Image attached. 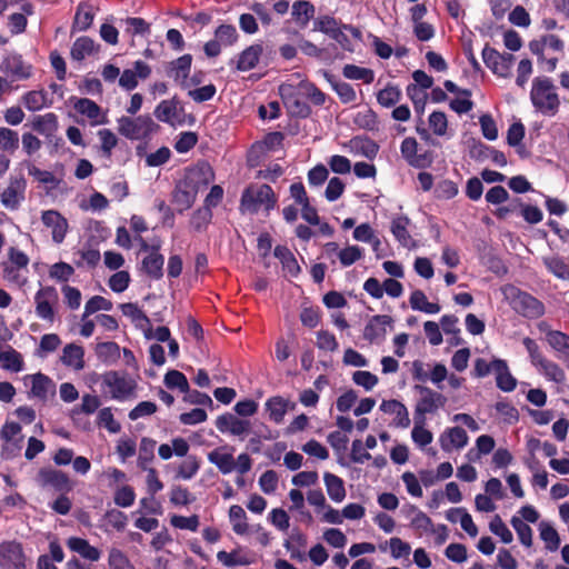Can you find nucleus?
Listing matches in <instances>:
<instances>
[{
  "instance_id": "nucleus-1",
  "label": "nucleus",
  "mask_w": 569,
  "mask_h": 569,
  "mask_svg": "<svg viewBox=\"0 0 569 569\" xmlns=\"http://www.w3.org/2000/svg\"><path fill=\"white\" fill-rule=\"evenodd\" d=\"M532 106L542 114L553 117L560 108L557 88L548 77H536L530 91Z\"/></svg>"
},
{
  "instance_id": "nucleus-2",
  "label": "nucleus",
  "mask_w": 569,
  "mask_h": 569,
  "mask_svg": "<svg viewBox=\"0 0 569 569\" xmlns=\"http://www.w3.org/2000/svg\"><path fill=\"white\" fill-rule=\"evenodd\" d=\"M502 293L511 308L522 317L538 319L545 315L543 303L530 293L521 291L512 284L505 286Z\"/></svg>"
},
{
  "instance_id": "nucleus-3",
  "label": "nucleus",
  "mask_w": 569,
  "mask_h": 569,
  "mask_svg": "<svg viewBox=\"0 0 569 569\" xmlns=\"http://www.w3.org/2000/svg\"><path fill=\"white\" fill-rule=\"evenodd\" d=\"M276 203L274 193L268 184L248 187L241 197L240 210L244 213L269 212Z\"/></svg>"
},
{
  "instance_id": "nucleus-4",
  "label": "nucleus",
  "mask_w": 569,
  "mask_h": 569,
  "mask_svg": "<svg viewBox=\"0 0 569 569\" xmlns=\"http://www.w3.org/2000/svg\"><path fill=\"white\" fill-rule=\"evenodd\" d=\"M36 481L41 488H51L60 493H67L73 489V483L69 476L59 469L41 468L38 471Z\"/></svg>"
},
{
  "instance_id": "nucleus-5",
  "label": "nucleus",
  "mask_w": 569,
  "mask_h": 569,
  "mask_svg": "<svg viewBox=\"0 0 569 569\" xmlns=\"http://www.w3.org/2000/svg\"><path fill=\"white\" fill-rule=\"evenodd\" d=\"M279 93L291 116L306 118L310 114V107L303 101L305 96L300 93V83L297 87L283 83L279 87Z\"/></svg>"
},
{
  "instance_id": "nucleus-6",
  "label": "nucleus",
  "mask_w": 569,
  "mask_h": 569,
  "mask_svg": "<svg viewBox=\"0 0 569 569\" xmlns=\"http://www.w3.org/2000/svg\"><path fill=\"white\" fill-rule=\"evenodd\" d=\"M482 59L485 64L498 77H510L515 61L513 54L500 53L496 49L486 46L482 50Z\"/></svg>"
},
{
  "instance_id": "nucleus-7",
  "label": "nucleus",
  "mask_w": 569,
  "mask_h": 569,
  "mask_svg": "<svg viewBox=\"0 0 569 569\" xmlns=\"http://www.w3.org/2000/svg\"><path fill=\"white\" fill-rule=\"evenodd\" d=\"M0 567L2 569H26L22 545L16 540L0 543Z\"/></svg>"
},
{
  "instance_id": "nucleus-8",
  "label": "nucleus",
  "mask_w": 569,
  "mask_h": 569,
  "mask_svg": "<svg viewBox=\"0 0 569 569\" xmlns=\"http://www.w3.org/2000/svg\"><path fill=\"white\" fill-rule=\"evenodd\" d=\"M26 188L27 180L22 174L11 177L9 186L0 193V201L3 207L11 211L17 210L24 200Z\"/></svg>"
},
{
  "instance_id": "nucleus-9",
  "label": "nucleus",
  "mask_w": 569,
  "mask_h": 569,
  "mask_svg": "<svg viewBox=\"0 0 569 569\" xmlns=\"http://www.w3.org/2000/svg\"><path fill=\"white\" fill-rule=\"evenodd\" d=\"M160 247L159 239L144 243V272L154 279H160L163 274L164 257L158 252Z\"/></svg>"
},
{
  "instance_id": "nucleus-10",
  "label": "nucleus",
  "mask_w": 569,
  "mask_h": 569,
  "mask_svg": "<svg viewBox=\"0 0 569 569\" xmlns=\"http://www.w3.org/2000/svg\"><path fill=\"white\" fill-rule=\"evenodd\" d=\"M400 152L406 162L413 168H427L432 163L430 152L418 153V142L415 138H405L400 144Z\"/></svg>"
},
{
  "instance_id": "nucleus-11",
  "label": "nucleus",
  "mask_w": 569,
  "mask_h": 569,
  "mask_svg": "<svg viewBox=\"0 0 569 569\" xmlns=\"http://www.w3.org/2000/svg\"><path fill=\"white\" fill-rule=\"evenodd\" d=\"M0 70L13 78V80H24L31 76V66L26 64L20 53L10 52L3 58Z\"/></svg>"
},
{
  "instance_id": "nucleus-12",
  "label": "nucleus",
  "mask_w": 569,
  "mask_h": 569,
  "mask_svg": "<svg viewBox=\"0 0 569 569\" xmlns=\"http://www.w3.org/2000/svg\"><path fill=\"white\" fill-rule=\"evenodd\" d=\"M42 223L51 229L52 240L56 243H61L68 231L67 219L57 210L50 209L42 211Z\"/></svg>"
},
{
  "instance_id": "nucleus-13",
  "label": "nucleus",
  "mask_w": 569,
  "mask_h": 569,
  "mask_svg": "<svg viewBox=\"0 0 569 569\" xmlns=\"http://www.w3.org/2000/svg\"><path fill=\"white\" fill-rule=\"evenodd\" d=\"M420 399L417 403L416 411L421 415L433 413L446 405V398L428 387L418 386Z\"/></svg>"
},
{
  "instance_id": "nucleus-14",
  "label": "nucleus",
  "mask_w": 569,
  "mask_h": 569,
  "mask_svg": "<svg viewBox=\"0 0 569 569\" xmlns=\"http://www.w3.org/2000/svg\"><path fill=\"white\" fill-rule=\"evenodd\" d=\"M216 427L223 433L228 432L241 439L247 437L250 431V422L248 420H241L231 413L219 416L216 420Z\"/></svg>"
},
{
  "instance_id": "nucleus-15",
  "label": "nucleus",
  "mask_w": 569,
  "mask_h": 569,
  "mask_svg": "<svg viewBox=\"0 0 569 569\" xmlns=\"http://www.w3.org/2000/svg\"><path fill=\"white\" fill-rule=\"evenodd\" d=\"M468 441L467 432L460 427L448 428L439 436L440 447L446 452L460 450L468 445Z\"/></svg>"
},
{
  "instance_id": "nucleus-16",
  "label": "nucleus",
  "mask_w": 569,
  "mask_h": 569,
  "mask_svg": "<svg viewBox=\"0 0 569 569\" xmlns=\"http://www.w3.org/2000/svg\"><path fill=\"white\" fill-rule=\"evenodd\" d=\"M391 326L392 318L390 316H373L365 327L363 337L371 342L382 340Z\"/></svg>"
},
{
  "instance_id": "nucleus-17",
  "label": "nucleus",
  "mask_w": 569,
  "mask_h": 569,
  "mask_svg": "<svg viewBox=\"0 0 569 569\" xmlns=\"http://www.w3.org/2000/svg\"><path fill=\"white\" fill-rule=\"evenodd\" d=\"M102 383L108 387L114 399H124L131 392V386L118 371H108L102 376Z\"/></svg>"
},
{
  "instance_id": "nucleus-18",
  "label": "nucleus",
  "mask_w": 569,
  "mask_h": 569,
  "mask_svg": "<svg viewBox=\"0 0 569 569\" xmlns=\"http://www.w3.org/2000/svg\"><path fill=\"white\" fill-rule=\"evenodd\" d=\"M144 338L153 339L159 342L168 341L169 353L176 358L179 353V345L174 339H170V330L166 326L153 328L149 319L144 316Z\"/></svg>"
},
{
  "instance_id": "nucleus-19",
  "label": "nucleus",
  "mask_w": 569,
  "mask_h": 569,
  "mask_svg": "<svg viewBox=\"0 0 569 569\" xmlns=\"http://www.w3.org/2000/svg\"><path fill=\"white\" fill-rule=\"evenodd\" d=\"M154 116L162 122L176 126L182 122L181 108L174 99L163 100L154 110Z\"/></svg>"
},
{
  "instance_id": "nucleus-20",
  "label": "nucleus",
  "mask_w": 569,
  "mask_h": 569,
  "mask_svg": "<svg viewBox=\"0 0 569 569\" xmlns=\"http://www.w3.org/2000/svg\"><path fill=\"white\" fill-rule=\"evenodd\" d=\"M197 190L194 186L188 181H181L177 184L173 191V203L179 212L191 208L196 200Z\"/></svg>"
},
{
  "instance_id": "nucleus-21",
  "label": "nucleus",
  "mask_w": 569,
  "mask_h": 569,
  "mask_svg": "<svg viewBox=\"0 0 569 569\" xmlns=\"http://www.w3.org/2000/svg\"><path fill=\"white\" fill-rule=\"evenodd\" d=\"M549 346L557 352V357L569 369V336L562 331L550 330L547 332Z\"/></svg>"
},
{
  "instance_id": "nucleus-22",
  "label": "nucleus",
  "mask_w": 569,
  "mask_h": 569,
  "mask_svg": "<svg viewBox=\"0 0 569 569\" xmlns=\"http://www.w3.org/2000/svg\"><path fill=\"white\" fill-rule=\"evenodd\" d=\"M32 385L29 397L38 398L41 401H47L49 393L54 395L56 386L53 381L42 372H37L31 376Z\"/></svg>"
},
{
  "instance_id": "nucleus-23",
  "label": "nucleus",
  "mask_w": 569,
  "mask_h": 569,
  "mask_svg": "<svg viewBox=\"0 0 569 569\" xmlns=\"http://www.w3.org/2000/svg\"><path fill=\"white\" fill-rule=\"evenodd\" d=\"M32 129L52 142L53 133L58 130V117L53 112L36 116L31 122Z\"/></svg>"
},
{
  "instance_id": "nucleus-24",
  "label": "nucleus",
  "mask_w": 569,
  "mask_h": 569,
  "mask_svg": "<svg viewBox=\"0 0 569 569\" xmlns=\"http://www.w3.org/2000/svg\"><path fill=\"white\" fill-rule=\"evenodd\" d=\"M409 224L410 220L407 217L398 216L392 219L390 230L402 247L412 249L416 248V241L408 231Z\"/></svg>"
},
{
  "instance_id": "nucleus-25",
  "label": "nucleus",
  "mask_w": 569,
  "mask_h": 569,
  "mask_svg": "<svg viewBox=\"0 0 569 569\" xmlns=\"http://www.w3.org/2000/svg\"><path fill=\"white\" fill-rule=\"evenodd\" d=\"M380 410L385 413L393 415V425L400 428H407L410 425L409 412L403 403L398 400H383Z\"/></svg>"
},
{
  "instance_id": "nucleus-26",
  "label": "nucleus",
  "mask_w": 569,
  "mask_h": 569,
  "mask_svg": "<svg viewBox=\"0 0 569 569\" xmlns=\"http://www.w3.org/2000/svg\"><path fill=\"white\" fill-rule=\"evenodd\" d=\"M68 548L80 555L82 558L93 562L100 559L101 552L98 548L91 546L89 541L80 537H70L67 540Z\"/></svg>"
},
{
  "instance_id": "nucleus-27",
  "label": "nucleus",
  "mask_w": 569,
  "mask_h": 569,
  "mask_svg": "<svg viewBox=\"0 0 569 569\" xmlns=\"http://www.w3.org/2000/svg\"><path fill=\"white\" fill-rule=\"evenodd\" d=\"M118 131L121 136L130 140H140L142 138V117L134 119L121 117L118 119Z\"/></svg>"
},
{
  "instance_id": "nucleus-28",
  "label": "nucleus",
  "mask_w": 569,
  "mask_h": 569,
  "mask_svg": "<svg viewBox=\"0 0 569 569\" xmlns=\"http://www.w3.org/2000/svg\"><path fill=\"white\" fill-rule=\"evenodd\" d=\"M293 408L295 403H290L289 400L279 396L272 397L266 402V409L269 412V418L276 423L282 422L287 411Z\"/></svg>"
},
{
  "instance_id": "nucleus-29",
  "label": "nucleus",
  "mask_w": 569,
  "mask_h": 569,
  "mask_svg": "<svg viewBox=\"0 0 569 569\" xmlns=\"http://www.w3.org/2000/svg\"><path fill=\"white\" fill-rule=\"evenodd\" d=\"M493 372L496 373V381L499 389L505 392L515 390L517 381L509 372L506 361L495 359Z\"/></svg>"
},
{
  "instance_id": "nucleus-30",
  "label": "nucleus",
  "mask_w": 569,
  "mask_h": 569,
  "mask_svg": "<svg viewBox=\"0 0 569 569\" xmlns=\"http://www.w3.org/2000/svg\"><path fill=\"white\" fill-rule=\"evenodd\" d=\"M536 368L549 381L563 386L566 382V373L563 369L556 362L545 358Z\"/></svg>"
},
{
  "instance_id": "nucleus-31",
  "label": "nucleus",
  "mask_w": 569,
  "mask_h": 569,
  "mask_svg": "<svg viewBox=\"0 0 569 569\" xmlns=\"http://www.w3.org/2000/svg\"><path fill=\"white\" fill-rule=\"evenodd\" d=\"M83 357L84 350L81 346L76 343H68L62 350L61 362L67 367L81 370L84 367Z\"/></svg>"
},
{
  "instance_id": "nucleus-32",
  "label": "nucleus",
  "mask_w": 569,
  "mask_h": 569,
  "mask_svg": "<svg viewBox=\"0 0 569 569\" xmlns=\"http://www.w3.org/2000/svg\"><path fill=\"white\" fill-rule=\"evenodd\" d=\"M262 52L263 48L261 44H252L240 53L237 61V69L239 71H249L253 69L258 64Z\"/></svg>"
},
{
  "instance_id": "nucleus-33",
  "label": "nucleus",
  "mask_w": 569,
  "mask_h": 569,
  "mask_svg": "<svg viewBox=\"0 0 569 569\" xmlns=\"http://www.w3.org/2000/svg\"><path fill=\"white\" fill-rule=\"evenodd\" d=\"M22 102L29 111H39L52 104V99L44 90H31L22 96Z\"/></svg>"
},
{
  "instance_id": "nucleus-34",
  "label": "nucleus",
  "mask_w": 569,
  "mask_h": 569,
  "mask_svg": "<svg viewBox=\"0 0 569 569\" xmlns=\"http://www.w3.org/2000/svg\"><path fill=\"white\" fill-rule=\"evenodd\" d=\"M192 58L190 54H184L178 58L173 63L170 70L171 77L178 82L182 88H188V76L191 68Z\"/></svg>"
},
{
  "instance_id": "nucleus-35",
  "label": "nucleus",
  "mask_w": 569,
  "mask_h": 569,
  "mask_svg": "<svg viewBox=\"0 0 569 569\" xmlns=\"http://www.w3.org/2000/svg\"><path fill=\"white\" fill-rule=\"evenodd\" d=\"M323 481L329 498L335 502H342L347 495L343 480L333 473L326 472Z\"/></svg>"
},
{
  "instance_id": "nucleus-36",
  "label": "nucleus",
  "mask_w": 569,
  "mask_h": 569,
  "mask_svg": "<svg viewBox=\"0 0 569 569\" xmlns=\"http://www.w3.org/2000/svg\"><path fill=\"white\" fill-rule=\"evenodd\" d=\"M410 307L428 315H436L440 311V306L436 302H429L423 291L417 289L411 292L409 298Z\"/></svg>"
},
{
  "instance_id": "nucleus-37",
  "label": "nucleus",
  "mask_w": 569,
  "mask_h": 569,
  "mask_svg": "<svg viewBox=\"0 0 569 569\" xmlns=\"http://www.w3.org/2000/svg\"><path fill=\"white\" fill-rule=\"evenodd\" d=\"M351 150L357 156L373 159L379 150V146L368 138H355L350 141Z\"/></svg>"
},
{
  "instance_id": "nucleus-38",
  "label": "nucleus",
  "mask_w": 569,
  "mask_h": 569,
  "mask_svg": "<svg viewBox=\"0 0 569 569\" xmlns=\"http://www.w3.org/2000/svg\"><path fill=\"white\" fill-rule=\"evenodd\" d=\"M208 460L223 475H228L234 470V459L229 452H223L220 449L213 450L208 453Z\"/></svg>"
},
{
  "instance_id": "nucleus-39",
  "label": "nucleus",
  "mask_w": 569,
  "mask_h": 569,
  "mask_svg": "<svg viewBox=\"0 0 569 569\" xmlns=\"http://www.w3.org/2000/svg\"><path fill=\"white\" fill-rule=\"evenodd\" d=\"M229 520L232 525V530L240 536L248 533L249 525L247 522V515L243 508L239 505H232L229 509Z\"/></svg>"
},
{
  "instance_id": "nucleus-40",
  "label": "nucleus",
  "mask_w": 569,
  "mask_h": 569,
  "mask_svg": "<svg viewBox=\"0 0 569 569\" xmlns=\"http://www.w3.org/2000/svg\"><path fill=\"white\" fill-rule=\"evenodd\" d=\"M27 169L29 176L33 177L38 182L44 184L48 191L58 188L60 179H58L51 171L42 170L29 162L27 163Z\"/></svg>"
},
{
  "instance_id": "nucleus-41",
  "label": "nucleus",
  "mask_w": 569,
  "mask_h": 569,
  "mask_svg": "<svg viewBox=\"0 0 569 569\" xmlns=\"http://www.w3.org/2000/svg\"><path fill=\"white\" fill-rule=\"evenodd\" d=\"M316 12L315 6L306 0H298L292 4V17L297 23L307 26Z\"/></svg>"
},
{
  "instance_id": "nucleus-42",
  "label": "nucleus",
  "mask_w": 569,
  "mask_h": 569,
  "mask_svg": "<svg viewBox=\"0 0 569 569\" xmlns=\"http://www.w3.org/2000/svg\"><path fill=\"white\" fill-rule=\"evenodd\" d=\"M96 50L94 41L89 37L78 38L70 50L71 58L76 61H82L87 56H90Z\"/></svg>"
},
{
  "instance_id": "nucleus-43",
  "label": "nucleus",
  "mask_w": 569,
  "mask_h": 569,
  "mask_svg": "<svg viewBox=\"0 0 569 569\" xmlns=\"http://www.w3.org/2000/svg\"><path fill=\"white\" fill-rule=\"evenodd\" d=\"M137 78L142 79V59L134 62V70H123L119 76V86L127 91H131L138 86Z\"/></svg>"
},
{
  "instance_id": "nucleus-44",
  "label": "nucleus",
  "mask_w": 569,
  "mask_h": 569,
  "mask_svg": "<svg viewBox=\"0 0 569 569\" xmlns=\"http://www.w3.org/2000/svg\"><path fill=\"white\" fill-rule=\"evenodd\" d=\"M540 539L545 542V547L549 551L558 550L560 546V537L557 530L547 521L539 523Z\"/></svg>"
},
{
  "instance_id": "nucleus-45",
  "label": "nucleus",
  "mask_w": 569,
  "mask_h": 569,
  "mask_svg": "<svg viewBox=\"0 0 569 569\" xmlns=\"http://www.w3.org/2000/svg\"><path fill=\"white\" fill-rule=\"evenodd\" d=\"M274 256L282 263L283 269L291 276L296 277L300 272V267L291 253V251L283 246H278L274 248Z\"/></svg>"
},
{
  "instance_id": "nucleus-46",
  "label": "nucleus",
  "mask_w": 569,
  "mask_h": 569,
  "mask_svg": "<svg viewBox=\"0 0 569 569\" xmlns=\"http://www.w3.org/2000/svg\"><path fill=\"white\" fill-rule=\"evenodd\" d=\"M546 268L557 278L569 280V262L563 258L552 256L543 258Z\"/></svg>"
},
{
  "instance_id": "nucleus-47",
  "label": "nucleus",
  "mask_w": 569,
  "mask_h": 569,
  "mask_svg": "<svg viewBox=\"0 0 569 569\" xmlns=\"http://www.w3.org/2000/svg\"><path fill=\"white\" fill-rule=\"evenodd\" d=\"M200 469V461L196 456H187L186 459L178 466L176 478L182 480L192 479Z\"/></svg>"
},
{
  "instance_id": "nucleus-48",
  "label": "nucleus",
  "mask_w": 569,
  "mask_h": 569,
  "mask_svg": "<svg viewBox=\"0 0 569 569\" xmlns=\"http://www.w3.org/2000/svg\"><path fill=\"white\" fill-rule=\"evenodd\" d=\"M0 361L3 363L6 370L12 372H20L23 370V360L21 355L13 348L0 352Z\"/></svg>"
},
{
  "instance_id": "nucleus-49",
  "label": "nucleus",
  "mask_w": 569,
  "mask_h": 569,
  "mask_svg": "<svg viewBox=\"0 0 569 569\" xmlns=\"http://www.w3.org/2000/svg\"><path fill=\"white\" fill-rule=\"evenodd\" d=\"M96 353L101 361L111 363L119 358L120 347L113 341L100 342L97 345Z\"/></svg>"
},
{
  "instance_id": "nucleus-50",
  "label": "nucleus",
  "mask_w": 569,
  "mask_h": 569,
  "mask_svg": "<svg viewBox=\"0 0 569 569\" xmlns=\"http://www.w3.org/2000/svg\"><path fill=\"white\" fill-rule=\"evenodd\" d=\"M428 126L433 134L438 137L447 136L449 124L446 113L442 111H433L428 118Z\"/></svg>"
},
{
  "instance_id": "nucleus-51",
  "label": "nucleus",
  "mask_w": 569,
  "mask_h": 569,
  "mask_svg": "<svg viewBox=\"0 0 569 569\" xmlns=\"http://www.w3.org/2000/svg\"><path fill=\"white\" fill-rule=\"evenodd\" d=\"M217 559L219 562H221L223 566L228 568L237 567V566H247L250 565L252 561L247 557L246 555H242L239 551H219L217 553Z\"/></svg>"
},
{
  "instance_id": "nucleus-52",
  "label": "nucleus",
  "mask_w": 569,
  "mask_h": 569,
  "mask_svg": "<svg viewBox=\"0 0 569 569\" xmlns=\"http://www.w3.org/2000/svg\"><path fill=\"white\" fill-rule=\"evenodd\" d=\"M510 523L518 535L520 542L529 548L532 546V529L520 517L513 516Z\"/></svg>"
},
{
  "instance_id": "nucleus-53",
  "label": "nucleus",
  "mask_w": 569,
  "mask_h": 569,
  "mask_svg": "<svg viewBox=\"0 0 569 569\" xmlns=\"http://www.w3.org/2000/svg\"><path fill=\"white\" fill-rule=\"evenodd\" d=\"M112 308L113 305L110 300L106 299L102 296H93L86 302L82 320H84L90 315L96 313L97 311H110L112 310Z\"/></svg>"
},
{
  "instance_id": "nucleus-54",
  "label": "nucleus",
  "mask_w": 569,
  "mask_h": 569,
  "mask_svg": "<svg viewBox=\"0 0 569 569\" xmlns=\"http://www.w3.org/2000/svg\"><path fill=\"white\" fill-rule=\"evenodd\" d=\"M73 108L78 113L87 116L91 120L98 118L100 114V107L88 98H77Z\"/></svg>"
},
{
  "instance_id": "nucleus-55",
  "label": "nucleus",
  "mask_w": 569,
  "mask_h": 569,
  "mask_svg": "<svg viewBox=\"0 0 569 569\" xmlns=\"http://www.w3.org/2000/svg\"><path fill=\"white\" fill-rule=\"evenodd\" d=\"M342 74L347 79L362 80L366 83L373 81V72L370 69L361 68L355 64H346L342 69Z\"/></svg>"
},
{
  "instance_id": "nucleus-56",
  "label": "nucleus",
  "mask_w": 569,
  "mask_h": 569,
  "mask_svg": "<svg viewBox=\"0 0 569 569\" xmlns=\"http://www.w3.org/2000/svg\"><path fill=\"white\" fill-rule=\"evenodd\" d=\"M401 99V91L396 86H387L377 94L378 102L386 108L397 104Z\"/></svg>"
},
{
  "instance_id": "nucleus-57",
  "label": "nucleus",
  "mask_w": 569,
  "mask_h": 569,
  "mask_svg": "<svg viewBox=\"0 0 569 569\" xmlns=\"http://www.w3.org/2000/svg\"><path fill=\"white\" fill-rule=\"evenodd\" d=\"M19 147L18 132L9 128H0V149L2 151L13 152Z\"/></svg>"
},
{
  "instance_id": "nucleus-58",
  "label": "nucleus",
  "mask_w": 569,
  "mask_h": 569,
  "mask_svg": "<svg viewBox=\"0 0 569 569\" xmlns=\"http://www.w3.org/2000/svg\"><path fill=\"white\" fill-rule=\"evenodd\" d=\"M490 531L498 536L503 543H510L513 540V535L502 521L500 516L496 515L489 522Z\"/></svg>"
},
{
  "instance_id": "nucleus-59",
  "label": "nucleus",
  "mask_w": 569,
  "mask_h": 569,
  "mask_svg": "<svg viewBox=\"0 0 569 569\" xmlns=\"http://www.w3.org/2000/svg\"><path fill=\"white\" fill-rule=\"evenodd\" d=\"M363 257V250L358 246H348L338 252V259L342 267H349Z\"/></svg>"
},
{
  "instance_id": "nucleus-60",
  "label": "nucleus",
  "mask_w": 569,
  "mask_h": 569,
  "mask_svg": "<svg viewBox=\"0 0 569 569\" xmlns=\"http://www.w3.org/2000/svg\"><path fill=\"white\" fill-rule=\"evenodd\" d=\"M164 383L168 388H178L181 392H189V383L186 376L178 370H170L164 376Z\"/></svg>"
},
{
  "instance_id": "nucleus-61",
  "label": "nucleus",
  "mask_w": 569,
  "mask_h": 569,
  "mask_svg": "<svg viewBox=\"0 0 569 569\" xmlns=\"http://www.w3.org/2000/svg\"><path fill=\"white\" fill-rule=\"evenodd\" d=\"M341 28H342V26L340 24V22L330 16L319 17L315 21V30H318V31L327 34L330 38H332L335 36V33L337 32V30L341 29Z\"/></svg>"
},
{
  "instance_id": "nucleus-62",
  "label": "nucleus",
  "mask_w": 569,
  "mask_h": 569,
  "mask_svg": "<svg viewBox=\"0 0 569 569\" xmlns=\"http://www.w3.org/2000/svg\"><path fill=\"white\" fill-rule=\"evenodd\" d=\"M73 273V267L63 261L56 262L49 270L50 278L60 282H67Z\"/></svg>"
},
{
  "instance_id": "nucleus-63",
  "label": "nucleus",
  "mask_w": 569,
  "mask_h": 569,
  "mask_svg": "<svg viewBox=\"0 0 569 569\" xmlns=\"http://www.w3.org/2000/svg\"><path fill=\"white\" fill-rule=\"evenodd\" d=\"M268 520L278 530L284 532L290 527V518L282 508H274L269 512Z\"/></svg>"
},
{
  "instance_id": "nucleus-64",
  "label": "nucleus",
  "mask_w": 569,
  "mask_h": 569,
  "mask_svg": "<svg viewBox=\"0 0 569 569\" xmlns=\"http://www.w3.org/2000/svg\"><path fill=\"white\" fill-rule=\"evenodd\" d=\"M300 93L316 106H321L326 101V94L310 82H300Z\"/></svg>"
}]
</instances>
